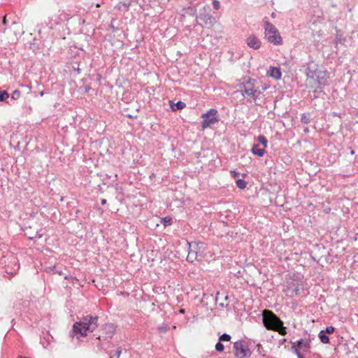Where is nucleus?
Listing matches in <instances>:
<instances>
[{
	"mask_svg": "<svg viewBox=\"0 0 358 358\" xmlns=\"http://www.w3.org/2000/svg\"><path fill=\"white\" fill-rule=\"evenodd\" d=\"M252 152L259 157H262L265 153V150L264 148H259V145H254L252 148Z\"/></svg>",
	"mask_w": 358,
	"mask_h": 358,
	"instance_id": "15",
	"label": "nucleus"
},
{
	"mask_svg": "<svg viewBox=\"0 0 358 358\" xmlns=\"http://www.w3.org/2000/svg\"><path fill=\"white\" fill-rule=\"evenodd\" d=\"M334 331V327H333L332 326H329L326 328L324 333L332 334Z\"/></svg>",
	"mask_w": 358,
	"mask_h": 358,
	"instance_id": "26",
	"label": "nucleus"
},
{
	"mask_svg": "<svg viewBox=\"0 0 358 358\" xmlns=\"http://www.w3.org/2000/svg\"><path fill=\"white\" fill-rule=\"evenodd\" d=\"M262 317L264 325L267 329L278 331L282 336L287 334L282 322L272 311L264 310Z\"/></svg>",
	"mask_w": 358,
	"mask_h": 358,
	"instance_id": "3",
	"label": "nucleus"
},
{
	"mask_svg": "<svg viewBox=\"0 0 358 358\" xmlns=\"http://www.w3.org/2000/svg\"><path fill=\"white\" fill-rule=\"evenodd\" d=\"M98 317L87 315L80 322H76L73 327V333L80 334L83 336L87 335L88 332L94 331L98 327Z\"/></svg>",
	"mask_w": 358,
	"mask_h": 358,
	"instance_id": "2",
	"label": "nucleus"
},
{
	"mask_svg": "<svg viewBox=\"0 0 358 358\" xmlns=\"http://www.w3.org/2000/svg\"><path fill=\"white\" fill-rule=\"evenodd\" d=\"M101 203L102 205H105L106 203V200L103 199H101Z\"/></svg>",
	"mask_w": 358,
	"mask_h": 358,
	"instance_id": "32",
	"label": "nucleus"
},
{
	"mask_svg": "<svg viewBox=\"0 0 358 358\" xmlns=\"http://www.w3.org/2000/svg\"><path fill=\"white\" fill-rule=\"evenodd\" d=\"M199 19L203 20L206 25L213 26L215 24V18L210 14L199 15Z\"/></svg>",
	"mask_w": 358,
	"mask_h": 358,
	"instance_id": "12",
	"label": "nucleus"
},
{
	"mask_svg": "<svg viewBox=\"0 0 358 358\" xmlns=\"http://www.w3.org/2000/svg\"><path fill=\"white\" fill-rule=\"evenodd\" d=\"M20 96V92L17 90H14L11 94V99L17 100Z\"/></svg>",
	"mask_w": 358,
	"mask_h": 358,
	"instance_id": "20",
	"label": "nucleus"
},
{
	"mask_svg": "<svg viewBox=\"0 0 358 358\" xmlns=\"http://www.w3.org/2000/svg\"><path fill=\"white\" fill-rule=\"evenodd\" d=\"M243 96H250L256 104L257 100L260 98L262 92L255 87L254 80H249L243 83L239 91Z\"/></svg>",
	"mask_w": 358,
	"mask_h": 358,
	"instance_id": "6",
	"label": "nucleus"
},
{
	"mask_svg": "<svg viewBox=\"0 0 358 358\" xmlns=\"http://www.w3.org/2000/svg\"><path fill=\"white\" fill-rule=\"evenodd\" d=\"M301 120L303 123L308 124L310 121L309 116L306 114H303Z\"/></svg>",
	"mask_w": 358,
	"mask_h": 358,
	"instance_id": "23",
	"label": "nucleus"
},
{
	"mask_svg": "<svg viewBox=\"0 0 358 358\" xmlns=\"http://www.w3.org/2000/svg\"><path fill=\"white\" fill-rule=\"evenodd\" d=\"M187 244L189 245L187 261L193 262L203 257L206 248L203 243L192 242L187 243Z\"/></svg>",
	"mask_w": 358,
	"mask_h": 358,
	"instance_id": "4",
	"label": "nucleus"
},
{
	"mask_svg": "<svg viewBox=\"0 0 358 358\" xmlns=\"http://www.w3.org/2000/svg\"><path fill=\"white\" fill-rule=\"evenodd\" d=\"M262 89H263V90H267V89H268V86H264V87H262Z\"/></svg>",
	"mask_w": 358,
	"mask_h": 358,
	"instance_id": "33",
	"label": "nucleus"
},
{
	"mask_svg": "<svg viewBox=\"0 0 358 358\" xmlns=\"http://www.w3.org/2000/svg\"><path fill=\"white\" fill-rule=\"evenodd\" d=\"M236 186L240 189H245L247 186V182L242 179H237L236 181Z\"/></svg>",
	"mask_w": 358,
	"mask_h": 358,
	"instance_id": "17",
	"label": "nucleus"
},
{
	"mask_svg": "<svg viewBox=\"0 0 358 358\" xmlns=\"http://www.w3.org/2000/svg\"><path fill=\"white\" fill-rule=\"evenodd\" d=\"M163 220H164V224L169 223L171 221V218L166 217L163 218Z\"/></svg>",
	"mask_w": 358,
	"mask_h": 358,
	"instance_id": "30",
	"label": "nucleus"
},
{
	"mask_svg": "<svg viewBox=\"0 0 358 358\" xmlns=\"http://www.w3.org/2000/svg\"><path fill=\"white\" fill-rule=\"evenodd\" d=\"M319 337L322 343L327 344L329 342V338L327 336L325 335L324 331H321L319 334Z\"/></svg>",
	"mask_w": 358,
	"mask_h": 358,
	"instance_id": "16",
	"label": "nucleus"
},
{
	"mask_svg": "<svg viewBox=\"0 0 358 358\" xmlns=\"http://www.w3.org/2000/svg\"><path fill=\"white\" fill-rule=\"evenodd\" d=\"M234 349L235 350V355L238 358H247L250 357L252 354L248 348V343L242 340L234 343Z\"/></svg>",
	"mask_w": 358,
	"mask_h": 358,
	"instance_id": "7",
	"label": "nucleus"
},
{
	"mask_svg": "<svg viewBox=\"0 0 358 358\" xmlns=\"http://www.w3.org/2000/svg\"><path fill=\"white\" fill-rule=\"evenodd\" d=\"M9 94L6 91H0V101H3L8 99Z\"/></svg>",
	"mask_w": 358,
	"mask_h": 358,
	"instance_id": "18",
	"label": "nucleus"
},
{
	"mask_svg": "<svg viewBox=\"0 0 358 358\" xmlns=\"http://www.w3.org/2000/svg\"><path fill=\"white\" fill-rule=\"evenodd\" d=\"M217 113V110L216 109L211 108L207 113L202 115L203 120L201 122V126L203 129L207 128L210 125L213 124L218 121Z\"/></svg>",
	"mask_w": 358,
	"mask_h": 358,
	"instance_id": "8",
	"label": "nucleus"
},
{
	"mask_svg": "<svg viewBox=\"0 0 358 358\" xmlns=\"http://www.w3.org/2000/svg\"><path fill=\"white\" fill-rule=\"evenodd\" d=\"M18 358H27V357H19Z\"/></svg>",
	"mask_w": 358,
	"mask_h": 358,
	"instance_id": "37",
	"label": "nucleus"
},
{
	"mask_svg": "<svg viewBox=\"0 0 358 358\" xmlns=\"http://www.w3.org/2000/svg\"><path fill=\"white\" fill-rule=\"evenodd\" d=\"M268 75L276 80H278L281 78L282 74L280 69L276 67H271L268 71Z\"/></svg>",
	"mask_w": 358,
	"mask_h": 358,
	"instance_id": "13",
	"label": "nucleus"
},
{
	"mask_svg": "<svg viewBox=\"0 0 358 358\" xmlns=\"http://www.w3.org/2000/svg\"><path fill=\"white\" fill-rule=\"evenodd\" d=\"M354 153H355V152H354L353 150H352V151H351V154H352V155H353Z\"/></svg>",
	"mask_w": 358,
	"mask_h": 358,
	"instance_id": "36",
	"label": "nucleus"
},
{
	"mask_svg": "<svg viewBox=\"0 0 358 358\" xmlns=\"http://www.w3.org/2000/svg\"><path fill=\"white\" fill-rule=\"evenodd\" d=\"M213 6L215 10H218L220 8V1L218 0H213Z\"/></svg>",
	"mask_w": 358,
	"mask_h": 358,
	"instance_id": "25",
	"label": "nucleus"
},
{
	"mask_svg": "<svg viewBox=\"0 0 358 358\" xmlns=\"http://www.w3.org/2000/svg\"><path fill=\"white\" fill-rule=\"evenodd\" d=\"M170 106L172 110L176 111L177 110L182 109L185 107V103L181 101H178L176 103H174L173 101H170Z\"/></svg>",
	"mask_w": 358,
	"mask_h": 358,
	"instance_id": "14",
	"label": "nucleus"
},
{
	"mask_svg": "<svg viewBox=\"0 0 358 358\" xmlns=\"http://www.w3.org/2000/svg\"><path fill=\"white\" fill-rule=\"evenodd\" d=\"M338 41H341V39H338V38L337 37V38H336V44H338Z\"/></svg>",
	"mask_w": 358,
	"mask_h": 358,
	"instance_id": "34",
	"label": "nucleus"
},
{
	"mask_svg": "<svg viewBox=\"0 0 358 358\" xmlns=\"http://www.w3.org/2000/svg\"><path fill=\"white\" fill-rule=\"evenodd\" d=\"M264 27L265 29V38L269 43L274 45H280L282 43L280 33L273 24L268 21H265L264 22Z\"/></svg>",
	"mask_w": 358,
	"mask_h": 358,
	"instance_id": "5",
	"label": "nucleus"
},
{
	"mask_svg": "<svg viewBox=\"0 0 358 358\" xmlns=\"http://www.w3.org/2000/svg\"><path fill=\"white\" fill-rule=\"evenodd\" d=\"M122 350L120 348H118L116 351H115L113 356H115L116 358H119L121 355Z\"/></svg>",
	"mask_w": 358,
	"mask_h": 358,
	"instance_id": "27",
	"label": "nucleus"
},
{
	"mask_svg": "<svg viewBox=\"0 0 358 358\" xmlns=\"http://www.w3.org/2000/svg\"><path fill=\"white\" fill-rule=\"evenodd\" d=\"M215 350L218 352H222L224 350V345L221 343V341H219L215 345Z\"/></svg>",
	"mask_w": 358,
	"mask_h": 358,
	"instance_id": "22",
	"label": "nucleus"
},
{
	"mask_svg": "<svg viewBox=\"0 0 358 358\" xmlns=\"http://www.w3.org/2000/svg\"><path fill=\"white\" fill-rule=\"evenodd\" d=\"M219 295H220V293L217 292V296H216V299H215L216 303H218L219 306L222 307V308L227 306V304H224V303L223 301L219 302Z\"/></svg>",
	"mask_w": 358,
	"mask_h": 358,
	"instance_id": "24",
	"label": "nucleus"
},
{
	"mask_svg": "<svg viewBox=\"0 0 358 358\" xmlns=\"http://www.w3.org/2000/svg\"><path fill=\"white\" fill-rule=\"evenodd\" d=\"M224 299H225V300H227V299H228V296H224Z\"/></svg>",
	"mask_w": 358,
	"mask_h": 358,
	"instance_id": "35",
	"label": "nucleus"
},
{
	"mask_svg": "<svg viewBox=\"0 0 358 358\" xmlns=\"http://www.w3.org/2000/svg\"><path fill=\"white\" fill-rule=\"evenodd\" d=\"M301 344H304V347L306 349H308L310 348V343L307 341H304L303 339H300L299 341H296L294 343H292L291 350L293 352H294L298 358H303L301 353L300 352L299 345Z\"/></svg>",
	"mask_w": 358,
	"mask_h": 358,
	"instance_id": "9",
	"label": "nucleus"
},
{
	"mask_svg": "<svg viewBox=\"0 0 358 358\" xmlns=\"http://www.w3.org/2000/svg\"><path fill=\"white\" fill-rule=\"evenodd\" d=\"M306 85L312 88L320 87L327 83V73L319 69L314 62H310L306 69Z\"/></svg>",
	"mask_w": 358,
	"mask_h": 358,
	"instance_id": "1",
	"label": "nucleus"
},
{
	"mask_svg": "<svg viewBox=\"0 0 358 358\" xmlns=\"http://www.w3.org/2000/svg\"><path fill=\"white\" fill-rule=\"evenodd\" d=\"M258 141L264 146V148L267 146V140L264 136H259L258 137Z\"/></svg>",
	"mask_w": 358,
	"mask_h": 358,
	"instance_id": "19",
	"label": "nucleus"
},
{
	"mask_svg": "<svg viewBox=\"0 0 358 358\" xmlns=\"http://www.w3.org/2000/svg\"><path fill=\"white\" fill-rule=\"evenodd\" d=\"M247 45L255 50L259 49L261 46V41L254 35L248 36L246 39Z\"/></svg>",
	"mask_w": 358,
	"mask_h": 358,
	"instance_id": "11",
	"label": "nucleus"
},
{
	"mask_svg": "<svg viewBox=\"0 0 358 358\" xmlns=\"http://www.w3.org/2000/svg\"><path fill=\"white\" fill-rule=\"evenodd\" d=\"M50 269L54 272V273H58L59 275H62V271H59L56 269V267L55 266H53L52 268H50Z\"/></svg>",
	"mask_w": 358,
	"mask_h": 358,
	"instance_id": "29",
	"label": "nucleus"
},
{
	"mask_svg": "<svg viewBox=\"0 0 358 358\" xmlns=\"http://www.w3.org/2000/svg\"><path fill=\"white\" fill-rule=\"evenodd\" d=\"M111 358V357H110Z\"/></svg>",
	"mask_w": 358,
	"mask_h": 358,
	"instance_id": "38",
	"label": "nucleus"
},
{
	"mask_svg": "<svg viewBox=\"0 0 358 358\" xmlns=\"http://www.w3.org/2000/svg\"><path fill=\"white\" fill-rule=\"evenodd\" d=\"M230 174L234 178H237L239 176V173L235 171H231Z\"/></svg>",
	"mask_w": 358,
	"mask_h": 358,
	"instance_id": "28",
	"label": "nucleus"
},
{
	"mask_svg": "<svg viewBox=\"0 0 358 358\" xmlns=\"http://www.w3.org/2000/svg\"><path fill=\"white\" fill-rule=\"evenodd\" d=\"M301 344H304V347L306 349H308L310 348V343L307 341H304L303 339H300L299 341H296L294 343H292L291 350L293 352H294L298 358H303L301 353L300 352L299 345Z\"/></svg>",
	"mask_w": 358,
	"mask_h": 358,
	"instance_id": "10",
	"label": "nucleus"
},
{
	"mask_svg": "<svg viewBox=\"0 0 358 358\" xmlns=\"http://www.w3.org/2000/svg\"><path fill=\"white\" fill-rule=\"evenodd\" d=\"M231 339V336L227 334H223L219 338L220 341H229Z\"/></svg>",
	"mask_w": 358,
	"mask_h": 358,
	"instance_id": "21",
	"label": "nucleus"
},
{
	"mask_svg": "<svg viewBox=\"0 0 358 358\" xmlns=\"http://www.w3.org/2000/svg\"><path fill=\"white\" fill-rule=\"evenodd\" d=\"M299 349H300V350L303 349L304 351L308 350V349H306V348L304 347V344H301V345H299Z\"/></svg>",
	"mask_w": 358,
	"mask_h": 358,
	"instance_id": "31",
	"label": "nucleus"
}]
</instances>
